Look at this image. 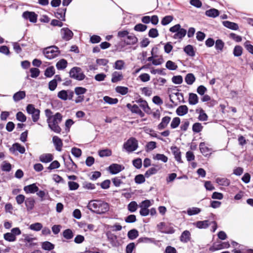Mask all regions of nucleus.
Masks as SVG:
<instances>
[{
	"label": "nucleus",
	"mask_w": 253,
	"mask_h": 253,
	"mask_svg": "<svg viewBox=\"0 0 253 253\" xmlns=\"http://www.w3.org/2000/svg\"><path fill=\"white\" fill-rule=\"evenodd\" d=\"M1 169L3 171L9 172L12 169V165L7 161H4L1 165Z\"/></svg>",
	"instance_id": "nucleus-43"
},
{
	"label": "nucleus",
	"mask_w": 253,
	"mask_h": 253,
	"mask_svg": "<svg viewBox=\"0 0 253 253\" xmlns=\"http://www.w3.org/2000/svg\"><path fill=\"white\" fill-rule=\"evenodd\" d=\"M219 11L214 8H211L206 11L205 15L209 17L215 18L219 16Z\"/></svg>",
	"instance_id": "nucleus-24"
},
{
	"label": "nucleus",
	"mask_w": 253,
	"mask_h": 253,
	"mask_svg": "<svg viewBox=\"0 0 253 253\" xmlns=\"http://www.w3.org/2000/svg\"><path fill=\"white\" fill-rule=\"evenodd\" d=\"M103 100L105 103L110 105H113L117 104L119 100L117 98H112L109 96H105L103 97Z\"/></svg>",
	"instance_id": "nucleus-42"
},
{
	"label": "nucleus",
	"mask_w": 253,
	"mask_h": 253,
	"mask_svg": "<svg viewBox=\"0 0 253 253\" xmlns=\"http://www.w3.org/2000/svg\"><path fill=\"white\" fill-rule=\"evenodd\" d=\"M222 24L225 27L232 30L235 31L239 29L238 24L230 21H222Z\"/></svg>",
	"instance_id": "nucleus-23"
},
{
	"label": "nucleus",
	"mask_w": 253,
	"mask_h": 253,
	"mask_svg": "<svg viewBox=\"0 0 253 253\" xmlns=\"http://www.w3.org/2000/svg\"><path fill=\"white\" fill-rule=\"evenodd\" d=\"M55 245L49 241H44L42 243V248L45 251H50L53 250Z\"/></svg>",
	"instance_id": "nucleus-33"
},
{
	"label": "nucleus",
	"mask_w": 253,
	"mask_h": 253,
	"mask_svg": "<svg viewBox=\"0 0 253 253\" xmlns=\"http://www.w3.org/2000/svg\"><path fill=\"white\" fill-rule=\"evenodd\" d=\"M123 79V75L121 72L115 71L112 73L111 82L113 83L121 81Z\"/></svg>",
	"instance_id": "nucleus-28"
},
{
	"label": "nucleus",
	"mask_w": 253,
	"mask_h": 253,
	"mask_svg": "<svg viewBox=\"0 0 253 253\" xmlns=\"http://www.w3.org/2000/svg\"><path fill=\"white\" fill-rule=\"evenodd\" d=\"M244 46L249 52L253 54V45L251 44L250 41H246L244 43Z\"/></svg>",
	"instance_id": "nucleus-64"
},
{
	"label": "nucleus",
	"mask_w": 253,
	"mask_h": 253,
	"mask_svg": "<svg viewBox=\"0 0 253 253\" xmlns=\"http://www.w3.org/2000/svg\"><path fill=\"white\" fill-rule=\"evenodd\" d=\"M139 206L136 201H133L130 202L127 205V210L130 212H135Z\"/></svg>",
	"instance_id": "nucleus-47"
},
{
	"label": "nucleus",
	"mask_w": 253,
	"mask_h": 253,
	"mask_svg": "<svg viewBox=\"0 0 253 253\" xmlns=\"http://www.w3.org/2000/svg\"><path fill=\"white\" fill-rule=\"evenodd\" d=\"M26 110L28 114L32 115V121L36 123L39 120L41 111L39 109L36 108L34 104H28Z\"/></svg>",
	"instance_id": "nucleus-7"
},
{
	"label": "nucleus",
	"mask_w": 253,
	"mask_h": 253,
	"mask_svg": "<svg viewBox=\"0 0 253 253\" xmlns=\"http://www.w3.org/2000/svg\"><path fill=\"white\" fill-rule=\"evenodd\" d=\"M172 15H167L164 16L161 20V23L163 26H166L169 24L173 20Z\"/></svg>",
	"instance_id": "nucleus-46"
},
{
	"label": "nucleus",
	"mask_w": 253,
	"mask_h": 253,
	"mask_svg": "<svg viewBox=\"0 0 253 253\" xmlns=\"http://www.w3.org/2000/svg\"><path fill=\"white\" fill-rule=\"evenodd\" d=\"M169 32L174 33L173 38L174 39H179L181 41L186 36L187 30L183 28L180 24H177L171 27L169 29Z\"/></svg>",
	"instance_id": "nucleus-3"
},
{
	"label": "nucleus",
	"mask_w": 253,
	"mask_h": 253,
	"mask_svg": "<svg viewBox=\"0 0 253 253\" xmlns=\"http://www.w3.org/2000/svg\"><path fill=\"white\" fill-rule=\"evenodd\" d=\"M62 38L65 41H69L74 36L73 32L68 28H63L60 30Z\"/></svg>",
	"instance_id": "nucleus-10"
},
{
	"label": "nucleus",
	"mask_w": 253,
	"mask_h": 253,
	"mask_svg": "<svg viewBox=\"0 0 253 253\" xmlns=\"http://www.w3.org/2000/svg\"><path fill=\"white\" fill-rule=\"evenodd\" d=\"M53 155L50 153L43 154L39 157L40 161L43 163L51 162L53 160Z\"/></svg>",
	"instance_id": "nucleus-20"
},
{
	"label": "nucleus",
	"mask_w": 253,
	"mask_h": 253,
	"mask_svg": "<svg viewBox=\"0 0 253 253\" xmlns=\"http://www.w3.org/2000/svg\"><path fill=\"white\" fill-rule=\"evenodd\" d=\"M96 184L97 185H100L101 188L103 189H108L110 186L111 180L109 179H106L101 183H97Z\"/></svg>",
	"instance_id": "nucleus-60"
},
{
	"label": "nucleus",
	"mask_w": 253,
	"mask_h": 253,
	"mask_svg": "<svg viewBox=\"0 0 253 253\" xmlns=\"http://www.w3.org/2000/svg\"><path fill=\"white\" fill-rule=\"evenodd\" d=\"M125 167L120 164L113 163L111 164L107 168V170L111 174H117L124 169Z\"/></svg>",
	"instance_id": "nucleus-8"
},
{
	"label": "nucleus",
	"mask_w": 253,
	"mask_h": 253,
	"mask_svg": "<svg viewBox=\"0 0 253 253\" xmlns=\"http://www.w3.org/2000/svg\"><path fill=\"white\" fill-rule=\"evenodd\" d=\"M62 118L63 116L60 113H56L51 116L50 119H48L46 120L48 128L55 133H60L61 128L59 124L62 122Z\"/></svg>",
	"instance_id": "nucleus-2"
},
{
	"label": "nucleus",
	"mask_w": 253,
	"mask_h": 253,
	"mask_svg": "<svg viewBox=\"0 0 253 253\" xmlns=\"http://www.w3.org/2000/svg\"><path fill=\"white\" fill-rule=\"evenodd\" d=\"M16 120L21 123H24L26 121L27 117L26 115L21 111L18 112L16 114Z\"/></svg>",
	"instance_id": "nucleus-55"
},
{
	"label": "nucleus",
	"mask_w": 253,
	"mask_h": 253,
	"mask_svg": "<svg viewBox=\"0 0 253 253\" xmlns=\"http://www.w3.org/2000/svg\"><path fill=\"white\" fill-rule=\"evenodd\" d=\"M191 233L188 230H184L183 231L179 237L180 241L184 243H187L190 241Z\"/></svg>",
	"instance_id": "nucleus-19"
},
{
	"label": "nucleus",
	"mask_w": 253,
	"mask_h": 253,
	"mask_svg": "<svg viewBox=\"0 0 253 253\" xmlns=\"http://www.w3.org/2000/svg\"><path fill=\"white\" fill-rule=\"evenodd\" d=\"M55 73L54 67L50 66L47 67L44 72V76L48 78H51Z\"/></svg>",
	"instance_id": "nucleus-35"
},
{
	"label": "nucleus",
	"mask_w": 253,
	"mask_h": 253,
	"mask_svg": "<svg viewBox=\"0 0 253 253\" xmlns=\"http://www.w3.org/2000/svg\"><path fill=\"white\" fill-rule=\"evenodd\" d=\"M165 66L167 69L171 71L176 70L178 68L176 64L171 60L167 61Z\"/></svg>",
	"instance_id": "nucleus-48"
},
{
	"label": "nucleus",
	"mask_w": 253,
	"mask_h": 253,
	"mask_svg": "<svg viewBox=\"0 0 253 253\" xmlns=\"http://www.w3.org/2000/svg\"><path fill=\"white\" fill-rule=\"evenodd\" d=\"M69 77L79 81L84 80L86 76L79 67H74L71 69L69 72Z\"/></svg>",
	"instance_id": "nucleus-6"
},
{
	"label": "nucleus",
	"mask_w": 253,
	"mask_h": 253,
	"mask_svg": "<svg viewBox=\"0 0 253 253\" xmlns=\"http://www.w3.org/2000/svg\"><path fill=\"white\" fill-rule=\"evenodd\" d=\"M43 54L48 59H52L60 54L59 48L56 45H51L45 47L43 50Z\"/></svg>",
	"instance_id": "nucleus-4"
},
{
	"label": "nucleus",
	"mask_w": 253,
	"mask_h": 253,
	"mask_svg": "<svg viewBox=\"0 0 253 253\" xmlns=\"http://www.w3.org/2000/svg\"><path fill=\"white\" fill-rule=\"evenodd\" d=\"M98 153L99 157L103 158L111 156L112 153L110 149L106 148L99 150Z\"/></svg>",
	"instance_id": "nucleus-44"
},
{
	"label": "nucleus",
	"mask_w": 253,
	"mask_h": 253,
	"mask_svg": "<svg viewBox=\"0 0 253 253\" xmlns=\"http://www.w3.org/2000/svg\"><path fill=\"white\" fill-rule=\"evenodd\" d=\"M136 245L134 242H131L127 244L126 248V253H132L135 249Z\"/></svg>",
	"instance_id": "nucleus-63"
},
{
	"label": "nucleus",
	"mask_w": 253,
	"mask_h": 253,
	"mask_svg": "<svg viewBox=\"0 0 253 253\" xmlns=\"http://www.w3.org/2000/svg\"><path fill=\"white\" fill-rule=\"evenodd\" d=\"M10 152L14 153L15 151H17L20 154H23L25 152V148L24 146L21 145L20 143L15 142L13 144L12 147L9 148Z\"/></svg>",
	"instance_id": "nucleus-13"
},
{
	"label": "nucleus",
	"mask_w": 253,
	"mask_h": 253,
	"mask_svg": "<svg viewBox=\"0 0 253 253\" xmlns=\"http://www.w3.org/2000/svg\"><path fill=\"white\" fill-rule=\"evenodd\" d=\"M24 191L27 194H34L36 193L39 190V187L37 185V183H33L24 187Z\"/></svg>",
	"instance_id": "nucleus-14"
},
{
	"label": "nucleus",
	"mask_w": 253,
	"mask_h": 253,
	"mask_svg": "<svg viewBox=\"0 0 253 253\" xmlns=\"http://www.w3.org/2000/svg\"><path fill=\"white\" fill-rule=\"evenodd\" d=\"M4 239L9 242H13L16 240V237H15L11 232H7L3 234Z\"/></svg>",
	"instance_id": "nucleus-54"
},
{
	"label": "nucleus",
	"mask_w": 253,
	"mask_h": 253,
	"mask_svg": "<svg viewBox=\"0 0 253 253\" xmlns=\"http://www.w3.org/2000/svg\"><path fill=\"white\" fill-rule=\"evenodd\" d=\"M115 91L122 95H125L128 93V88L126 86H117L115 88Z\"/></svg>",
	"instance_id": "nucleus-45"
},
{
	"label": "nucleus",
	"mask_w": 253,
	"mask_h": 253,
	"mask_svg": "<svg viewBox=\"0 0 253 253\" xmlns=\"http://www.w3.org/2000/svg\"><path fill=\"white\" fill-rule=\"evenodd\" d=\"M74 233L71 229H66L62 232V236L67 240H70L74 237Z\"/></svg>",
	"instance_id": "nucleus-40"
},
{
	"label": "nucleus",
	"mask_w": 253,
	"mask_h": 253,
	"mask_svg": "<svg viewBox=\"0 0 253 253\" xmlns=\"http://www.w3.org/2000/svg\"><path fill=\"white\" fill-rule=\"evenodd\" d=\"M90 206H88V209L92 213L103 214L106 213L110 209L109 204L104 201L96 200Z\"/></svg>",
	"instance_id": "nucleus-1"
},
{
	"label": "nucleus",
	"mask_w": 253,
	"mask_h": 253,
	"mask_svg": "<svg viewBox=\"0 0 253 253\" xmlns=\"http://www.w3.org/2000/svg\"><path fill=\"white\" fill-rule=\"evenodd\" d=\"M67 8L64 7L59 8L57 9V11L55 13V16L57 18H61V21H65V15Z\"/></svg>",
	"instance_id": "nucleus-18"
},
{
	"label": "nucleus",
	"mask_w": 253,
	"mask_h": 253,
	"mask_svg": "<svg viewBox=\"0 0 253 253\" xmlns=\"http://www.w3.org/2000/svg\"><path fill=\"white\" fill-rule=\"evenodd\" d=\"M184 52L189 56L194 57L195 56L196 51L193 45L188 44L183 47Z\"/></svg>",
	"instance_id": "nucleus-21"
},
{
	"label": "nucleus",
	"mask_w": 253,
	"mask_h": 253,
	"mask_svg": "<svg viewBox=\"0 0 253 253\" xmlns=\"http://www.w3.org/2000/svg\"><path fill=\"white\" fill-rule=\"evenodd\" d=\"M126 38L127 41H125V42L127 45H134L138 42V39L133 34L128 35Z\"/></svg>",
	"instance_id": "nucleus-31"
},
{
	"label": "nucleus",
	"mask_w": 253,
	"mask_h": 253,
	"mask_svg": "<svg viewBox=\"0 0 253 253\" xmlns=\"http://www.w3.org/2000/svg\"><path fill=\"white\" fill-rule=\"evenodd\" d=\"M201 211V209L197 207L189 208L187 210V213L189 216L197 215Z\"/></svg>",
	"instance_id": "nucleus-41"
},
{
	"label": "nucleus",
	"mask_w": 253,
	"mask_h": 253,
	"mask_svg": "<svg viewBox=\"0 0 253 253\" xmlns=\"http://www.w3.org/2000/svg\"><path fill=\"white\" fill-rule=\"evenodd\" d=\"M67 61L65 59L59 60L56 64V68L59 70H63L67 66Z\"/></svg>",
	"instance_id": "nucleus-36"
},
{
	"label": "nucleus",
	"mask_w": 253,
	"mask_h": 253,
	"mask_svg": "<svg viewBox=\"0 0 253 253\" xmlns=\"http://www.w3.org/2000/svg\"><path fill=\"white\" fill-rule=\"evenodd\" d=\"M157 147V143L155 141L148 142L145 146L146 151L148 152L155 149Z\"/></svg>",
	"instance_id": "nucleus-62"
},
{
	"label": "nucleus",
	"mask_w": 253,
	"mask_h": 253,
	"mask_svg": "<svg viewBox=\"0 0 253 253\" xmlns=\"http://www.w3.org/2000/svg\"><path fill=\"white\" fill-rule=\"evenodd\" d=\"M138 243H144L146 244H156V241L154 238L148 237H140L137 240Z\"/></svg>",
	"instance_id": "nucleus-39"
},
{
	"label": "nucleus",
	"mask_w": 253,
	"mask_h": 253,
	"mask_svg": "<svg viewBox=\"0 0 253 253\" xmlns=\"http://www.w3.org/2000/svg\"><path fill=\"white\" fill-rule=\"evenodd\" d=\"M42 224L40 222H36L31 224L29 226V228L31 230L35 231H39L42 228Z\"/></svg>",
	"instance_id": "nucleus-53"
},
{
	"label": "nucleus",
	"mask_w": 253,
	"mask_h": 253,
	"mask_svg": "<svg viewBox=\"0 0 253 253\" xmlns=\"http://www.w3.org/2000/svg\"><path fill=\"white\" fill-rule=\"evenodd\" d=\"M195 224L196 227L199 229H206L210 225L209 220L198 221Z\"/></svg>",
	"instance_id": "nucleus-30"
},
{
	"label": "nucleus",
	"mask_w": 253,
	"mask_h": 253,
	"mask_svg": "<svg viewBox=\"0 0 253 253\" xmlns=\"http://www.w3.org/2000/svg\"><path fill=\"white\" fill-rule=\"evenodd\" d=\"M215 182L219 185L228 186L230 184V181L226 178L217 177L215 179Z\"/></svg>",
	"instance_id": "nucleus-34"
},
{
	"label": "nucleus",
	"mask_w": 253,
	"mask_h": 253,
	"mask_svg": "<svg viewBox=\"0 0 253 253\" xmlns=\"http://www.w3.org/2000/svg\"><path fill=\"white\" fill-rule=\"evenodd\" d=\"M188 112V108L185 105H180L176 110V113L179 116H183L187 114Z\"/></svg>",
	"instance_id": "nucleus-25"
},
{
	"label": "nucleus",
	"mask_w": 253,
	"mask_h": 253,
	"mask_svg": "<svg viewBox=\"0 0 253 253\" xmlns=\"http://www.w3.org/2000/svg\"><path fill=\"white\" fill-rule=\"evenodd\" d=\"M243 53V48L241 46L237 45L235 46L233 50V54L235 57H239Z\"/></svg>",
	"instance_id": "nucleus-51"
},
{
	"label": "nucleus",
	"mask_w": 253,
	"mask_h": 253,
	"mask_svg": "<svg viewBox=\"0 0 253 253\" xmlns=\"http://www.w3.org/2000/svg\"><path fill=\"white\" fill-rule=\"evenodd\" d=\"M35 200L33 198L30 197L26 199L25 202V205L26 207L27 211H30L32 210L35 206Z\"/></svg>",
	"instance_id": "nucleus-26"
},
{
	"label": "nucleus",
	"mask_w": 253,
	"mask_h": 253,
	"mask_svg": "<svg viewBox=\"0 0 253 253\" xmlns=\"http://www.w3.org/2000/svg\"><path fill=\"white\" fill-rule=\"evenodd\" d=\"M26 97V91L24 90H19L15 92L13 95V100L17 102L20 100L25 98Z\"/></svg>",
	"instance_id": "nucleus-22"
},
{
	"label": "nucleus",
	"mask_w": 253,
	"mask_h": 253,
	"mask_svg": "<svg viewBox=\"0 0 253 253\" xmlns=\"http://www.w3.org/2000/svg\"><path fill=\"white\" fill-rule=\"evenodd\" d=\"M198 102L199 97L196 93L192 92L189 93L188 102L190 105H196L198 103Z\"/></svg>",
	"instance_id": "nucleus-27"
},
{
	"label": "nucleus",
	"mask_w": 253,
	"mask_h": 253,
	"mask_svg": "<svg viewBox=\"0 0 253 253\" xmlns=\"http://www.w3.org/2000/svg\"><path fill=\"white\" fill-rule=\"evenodd\" d=\"M196 113H199V116L198 118V120L200 121H206L208 119L207 114L205 112L204 110L200 108L196 110Z\"/></svg>",
	"instance_id": "nucleus-32"
},
{
	"label": "nucleus",
	"mask_w": 253,
	"mask_h": 253,
	"mask_svg": "<svg viewBox=\"0 0 253 253\" xmlns=\"http://www.w3.org/2000/svg\"><path fill=\"white\" fill-rule=\"evenodd\" d=\"M203 126L200 123H195L192 126V130L194 133H199L203 129Z\"/></svg>",
	"instance_id": "nucleus-57"
},
{
	"label": "nucleus",
	"mask_w": 253,
	"mask_h": 253,
	"mask_svg": "<svg viewBox=\"0 0 253 253\" xmlns=\"http://www.w3.org/2000/svg\"><path fill=\"white\" fill-rule=\"evenodd\" d=\"M180 124V119L179 117H174L173 118L171 123L170 127L172 129L177 128Z\"/></svg>",
	"instance_id": "nucleus-59"
},
{
	"label": "nucleus",
	"mask_w": 253,
	"mask_h": 253,
	"mask_svg": "<svg viewBox=\"0 0 253 253\" xmlns=\"http://www.w3.org/2000/svg\"><path fill=\"white\" fill-rule=\"evenodd\" d=\"M57 97L60 99L64 101L68 100V91H67V90L64 89L59 91L57 93Z\"/></svg>",
	"instance_id": "nucleus-50"
},
{
	"label": "nucleus",
	"mask_w": 253,
	"mask_h": 253,
	"mask_svg": "<svg viewBox=\"0 0 253 253\" xmlns=\"http://www.w3.org/2000/svg\"><path fill=\"white\" fill-rule=\"evenodd\" d=\"M136 102H143L144 103V105L140 104L139 106L141 108H142V109L143 110V111L146 114L150 115L152 113L151 108L149 106L147 102L145 100L143 99L142 98L140 97L138 99L136 100Z\"/></svg>",
	"instance_id": "nucleus-15"
},
{
	"label": "nucleus",
	"mask_w": 253,
	"mask_h": 253,
	"mask_svg": "<svg viewBox=\"0 0 253 253\" xmlns=\"http://www.w3.org/2000/svg\"><path fill=\"white\" fill-rule=\"evenodd\" d=\"M125 64L123 60H118L115 62L113 67L115 69L121 70L124 67Z\"/></svg>",
	"instance_id": "nucleus-58"
},
{
	"label": "nucleus",
	"mask_w": 253,
	"mask_h": 253,
	"mask_svg": "<svg viewBox=\"0 0 253 253\" xmlns=\"http://www.w3.org/2000/svg\"><path fill=\"white\" fill-rule=\"evenodd\" d=\"M215 49L217 50L218 52H221L223 51L224 46L225 45V43L222 41V40L220 39H217L215 42Z\"/></svg>",
	"instance_id": "nucleus-29"
},
{
	"label": "nucleus",
	"mask_w": 253,
	"mask_h": 253,
	"mask_svg": "<svg viewBox=\"0 0 253 253\" xmlns=\"http://www.w3.org/2000/svg\"><path fill=\"white\" fill-rule=\"evenodd\" d=\"M185 82L188 85L192 84L196 80V78L193 73H188L185 77Z\"/></svg>",
	"instance_id": "nucleus-38"
},
{
	"label": "nucleus",
	"mask_w": 253,
	"mask_h": 253,
	"mask_svg": "<svg viewBox=\"0 0 253 253\" xmlns=\"http://www.w3.org/2000/svg\"><path fill=\"white\" fill-rule=\"evenodd\" d=\"M138 147V141L133 137L128 138L123 144V149L127 153H131L135 151Z\"/></svg>",
	"instance_id": "nucleus-5"
},
{
	"label": "nucleus",
	"mask_w": 253,
	"mask_h": 253,
	"mask_svg": "<svg viewBox=\"0 0 253 253\" xmlns=\"http://www.w3.org/2000/svg\"><path fill=\"white\" fill-rule=\"evenodd\" d=\"M30 76L32 78H37L40 74V70L38 68H31L30 69Z\"/></svg>",
	"instance_id": "nucleus-61"
},
{
	"label": "nucleus",
	"mask_w": 253,
	"mask_h": 253,
	"mask_svg": "<svg viewBox=\"0 0 253 253\" xmlns=\"http://www.w3.org/2000/svg\"><path fill=\"white\" fill-rule=\"evenodd\" d=\"M22 17L30 22L35 23L37 21L38 15L33 11H26L22 13Z\"/></svg>",
	"instance_id": "nucleus-9"
},
{
	"label": "nucleus",
	"mask_w": 253,
	"mask_h": 253,
	"mask_svg": "<svg viewBox=\"0 0 253 253\" xmlns=\"http://www.w3.org/2000/svg\"><path fill=\"white\" fill-rule=\"evenodd\" d=\"M147 29V26L142 23L136 24L133 28L134 31L139 32H144Z\"/></svg>",
	"instance_id": "nucleus-52"
},
{
	"label": "nucleus",
	"mask_w": 253,
	"mask_h": 253,
	"mask_svg": "<svg viewBox=\"0 0 253 253\" xmlns=\"http://www.w3.org/2000/svg\"><path fill=\"white\" fill-rule=\"evenodd\" d=\"M52 142L55 146V149L59 152L62 150L63 142L62 139L57 136L52 137Z\"/></svg>",
	"instance_id": "nucleus-16"
},
{
	"label": "nucleus",
	"mask_w": 253,
	"mask_h": 253,
	"mask_svg": "<svg viewBox=\"0 0 253 253\" xmlns=\"http://www.w3.org/2000/svg\"><path fill=\"white\" fill-rule=\"evenodd\" d=\"M139 236V232L136 229H132L127 232V237L129 240H133L137 238Z\"/></svg>",
	"instance_id": "nucleus-37"
},
{
	"label": "nucleus",
	"mask_w": 253,
	"mask_h": 253,
	"mask_svg": "<svg viewBox=\"0 0 253 253\" xmlns=\"http://www.w3.org/2000/svg\"><path fill=\"white\" fill-rule=\"evenodd\" d=\"M172 154L174 156V158L179 163H182L183 161L181 159V153L179 149L176 146H172L170 147Z\"/></svg>",
	"instance_id": "nucleus-12"
},
{
	"label": "nucleus",
	"mask_w": 253,
	"mask_h": 253,
	"mask_svg": "<svg viewBox=\"0 0 253 253\" xmlns=\"http://www.w3.org/2000/svg\"><path fill=\"white\" fill-rule=\"evenodd\" d=\"M106 235L107 239L113 247H116L118 246L117 236L116 235L112 233L110 231H108L106 233Z\"/></svg>",
	"instance_id": "nucleus-11"
},
{
	"label": "nucleus",
	"mask_w": 253,
	"mask_h": 253,
	"mask_svg": "<svg viewBox=\"0 0 253 253\" xmlns=\"http://www.w3.org/2000/svg\"><path fill=\"white\" fill-rule=\"evenodd\" d=\"M145 175L138 174L135 176L134 180L135 183L141 184L145 181Z\"/></svg>",
	"instance_id": "nucleus-49"
},
{
	"label": "nucleus",
	"mask_w": 253,
	"mask_h": 253,
	"mask_svg": "<svg viewBox=\"0 0 253 253\" xmlns=\"http://www.w3.org/2000/svg\"><path fill=\"white\" fill-rule=\"evenodd\" d=\"M171 120L169 116H166L162 119L161 122L158 125L157 127L159 130H163L165 129L169 124Z\"/></svg>",
	"instance_id": "nucleus-17"
},
{
	"label": "nucleus",
	"mask_w": 253,
	"mask_h": 253,
	"mask_svg": "<svg viewBox=\"0 0 253 253\" xmlns=\"http://www.w3.org/2000/svg\"><path fill=\"white\" fill-rule=\"evenodd\" d=\"M126 107L132 113L136 114L140 110L139 107L136 104L131 105L130 103H127L126 105Z\"/></svg>",
	"instance_id": "nucleus-56"
}]
</instances>
